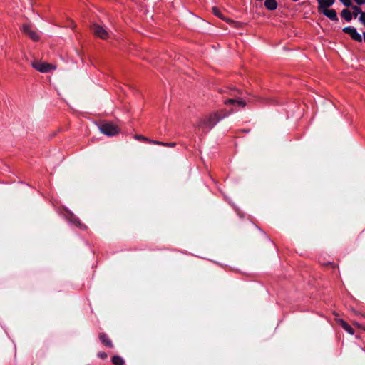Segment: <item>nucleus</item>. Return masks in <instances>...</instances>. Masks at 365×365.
Returning a JSON list of instances; mask_svg holds the SVG:
<instances>
[{"label":"nucleus","mask_w":365,"mask_h":365,"mask_svg":"<svg viewBox=\"0 0 365 365\" xmlns=\"http://www.w3.org/2000/svg\"><path fill=\"white\" fill-rule=\"evenodd\" d=\"M225 104L231 103L237 106L244 107L245 102L242 100L229 99L225 102Z\"/></svg>","instance_id":"obj_12"},{"label":"nucleus","mask_w":365,"mask_h":365,"mask_svg":"<svg viewBox=\"0 0 365 365\" xmlns=\"http://www.w3.org/2000/svg\"><path fill=\"white\" fill-rule=\"evenodd\" d=\"M227 21V19H225ZM227 21L233 24L234 26L235 27H241L242 26V24L240 22L234 21L230 19H227Z\"/></svg>","instance_id":"obj_18"},{"label":"nucleus","mask_w":365,"mask_h":365,"mask_svg":"<svg viewBox=\"0 0 365 365\" xmlns=\"http://www.w3.org/2000/svg\"><path fill=\"white\" fill-rule=\"evenodd\" d=\"M99 128L102 133L109 136L115 135L120 131L118 125L110 122L102 124Z\"/></svg>","instance_id":"obj_2"},{"label":"nucleus","mask_w":365,"mask_h":365,"mask_svg":"<svg viewBox=\"0 0 365 365\" xmlns=\"http://www.w3.org/2000/svg\"><path fill=\"white\" fill-rule=\"evenodd\" d=\"M363 36H364V40L365 41V32L363 34Z\"/></svg>","instance_id":"obj_22"},{"label":"nucleus","mask_w":365,"mask_h":365,"mask_svg":"<svg viewBox=\"0 0 365 365\" xmlns=\"http://www.w3.org/2000/svg\"><path fill=\"white\" fill-rule=\"evenodd\" d=\"M32 66L41 73H48L56 68V66L44 61H36L32 63Z\"/></svg>","instance_id":"obj_3"},{"label":"nucleus","mask_w":365,"mask_h":365,"mask_svg":"<svg viewBox=\"0 0 365 365\" xmlns=\"http://www.w3.org/2000/svg\"><path fill=\"white\" fill-rule=\"evenodd\" d=\"M167 145H165V146H171V147H174L175 145V143H166Z\"/></svg>","instance_id":"obj_21"},{"label":"nucleus","mask_w":365,"mask_h":365,"mask_svg":"<svg viewBox=\"0 0 365 365\" xmlns=\"http://www.w3.org/2000/svg\"><path fill=\"white\" fill-rule=\"evenodd\" d=\"M135 138L136 140H144V141H146V142L148 141V138H145V136L140 135H136L135 136Z\"/></svg>","instance_id":"obj_17"},{"label":"nucleus","mask_w":365,"mask_h":365,"mask_svg":"<svg viewBox=\"0 0 365 365\" xmlns=\"http://www.w3.org/2000/svg\"><path fill=\"white\" fill-rule=\"evenodd\" d=\"M334 1L335 0H317L319 4L317 10L325 7H329L334 3Z\"/></svg>","instance_id":"obj_9"},{"label":"nucleus","mask_w":365,"mask_h":365,"mask_svg":"<svg viewBox=\"0 0 365 365\" xmlns=\"http://www.w3.org/2000/svg\"><path fill=\"white\" fill-rule=\"evenodd\" d=\"M229 115L224 110L214 112L202 118L197 124V128L203 130H211L220 120Z\"/></svg>","instance_id":"obj_1"},{"label":"nucleus","mask_w":365,"mask_h":365,"mask_svg":"<svg viewBox=\"0 0 365 365\" xmlns=\"http://www.w3.org/2000/svg\"><path fill=\"white\" fill-rule=\"evenodd\" d=\"M112 361L115 365H123L124 360L122 357L118 356H115L112 359Z\"/></svg>","instance_id":"obj_13"},{"label":"nucleus","mask_w":365,"mask_h":365,"mask_svg":"<svg viewBox=\"0 0 365 365\" xmlns=\"http://www.w3.org/2000/svg\"><path fill=\"white\" fill-rule=\"evenodd\" d=\"M98 356L101 359H106L107 357V354L104 352L98 353Z\"/></svg>","instance_id":"obj_19"},{"label":"nucleus","mask_w":365,"mask_h":365,"mask_svg":"<svg viewBox=\"0 0 365 365\" xmlns=\"http://www.w3.org/2000/svg\"><path fill=\"white\" fill-rule=\"evenodd\" d=\"M212 12H213V14H214L216 16H217V17H219V18H220V19H225L224 18V16H222V14L221 11L219 10V9H218V8H217V7H213V8H212Z\"/></svg>","instance_id":"obj_15"},{"label":"nucleus","mask_w":365,"mask_h":365,"mask_svg":"<svg viewBox=\"0 0 365 365\" xmlns=\"http://www.w3.org/2000/svg\"><path fill=\"white\" fill-rule=\"evenodd\" d=\"M358 4H363L365 3V0H354Z\"/></svg>","instance_id":"obj_20"},{"label":"nucleus","mask_w":365,"mask_h":365,"mask_svg":"<svg viewBox=\"0 0 365 365\" xmlns=\"http://www.w3.org/2000/svg\"><path fill=\"white\" fill-rule=\"evenodd\" d=\"M265 7L269 10H274L277 6L276 0H266L264 2Z\"/></svg>","instance_id":"obj_10"},{"label":"nucleus","mask_w":365,"mask_h":365,"mask_svg":"<svg viewBox=\"0 0 365 365\" xmlns=\"http://www.w3.org/2000/svg\"><path fill=\"white\" fill-rule=\"evenodd\" d=\"M344 33L348 34L351 37L359 42L362 41L361 35L357 32L356 29L354 27L348 26L343 29Z\"/></svg>","instance_id":"obj_6"},{"label":"nucleus","mask_w":365,"mask_h":365,"mask_svg":"<svg viewBox=\"0 0 365 365\" xmlns=\"http://www.w3.org/2000/svg\"><path fill=\"white\" fill-rule=\"evenodd\" d=\"M91 30L93 31L94 35L102 39H107L109 38V33L103 27L98 24H93Z\"/></svg>","instance_id":"obj_4"},{"label":"nucleus","mask_w":365,"mask_h":365,"mask_svg":"<svg viewBox=\"0 0 365 365\" xmlns=\"http://www.w3.org/2000/svg\"><path fill=\"white\" fill-rule=\"evenodd\" d=\"M99 337H100V339L102 341V343H103L106 346H108V347L113 346L110 339L105 334H101Z\"/></svg>","instance_id":"obj_11"},{"label":"nucleus","mask_w":365,"mask_h":365,"mask_svg":"<svg viewBox=\"0 0 365 365\" xmlns=\"http://www.w3.org/2000/svg\"><path fill=\"white\" fill-rule=\"evenodd\" d=\"M341 16L346 21H350L352 18L351 13L347 9H344L342 11Z\"/></svg>","instance_id":"obj_14"},{"label":"nucleus","mask_w":365,"mask_h":365,"mask_svg":"<svg viewBox=\"0 0 365 365\" xmlns=\"http://www.w3.org/2000/svg\"><path fill=\"white\" fill-rule=\"evenodd\" d=\"M148 143H153V144H155V145H165V143H163V142H160V141H157V140H150L148 139Z\"/></svg>","instance_id":"obj_16"},{"label":"nucleus","mask_w":365,"mask_h":365,"mask_svg":"<svg viewBox=\"0 0 365 365\" xmlns=\"http://www.w3.org/2000/svg\"><path fill=\"white\" fill-rule=\"evenodd\" d=\"M22 31L28 35L34 41H38L39 39V34L36 31L32 29L30 25H24L22 26Z\"/></svg>","instance_id":"obj_5"},{"label":"nucleus","mask_w":365,"mask_h":365,"mask_svg":"<svg viewBox=\"0 0 365 365\" xmlns=\"http://www.w3.org/2000/svg\"><path fill=\"white\" fill-rule=\"evenodd\" d=\"M319 13L325 15L327 18L331 20L336 21L337 20L336 12L334 9H329V7H325L321 9L317 10Z\"/></svg>","instance_id":"obj_7"},{"label":"nucleus","mask_w":365,"mask_h":365,"mask_svg":"<svg viewBox=\"0 0 365 365\" xmlns=\"http://www.w3.org/2000/svg\"><path fill=\"white\" fill-rule=\"evenodd\" d=\"M336 322L339 324H340L343 329L347 331L349 334H351L353 335L354 334V329L348 324L346 323L344 320L341 319H336Z\"/></svg>","instance_id":"obj_8"},{"label":"nucleus","mask_w":365,"mask_h":365,"mask_svg":"<svg viewBox=\"0 0 365 365\" xmlns=\"http://www.w3.org/2000/svg\"><path fill=\"white\" fill-rule=\"evenodd\" d=\"M341 1L344 2V4H346L345 1H344L343 0H341Z\"/></svg>","instance_id":"obj_23"}]
</instances>
